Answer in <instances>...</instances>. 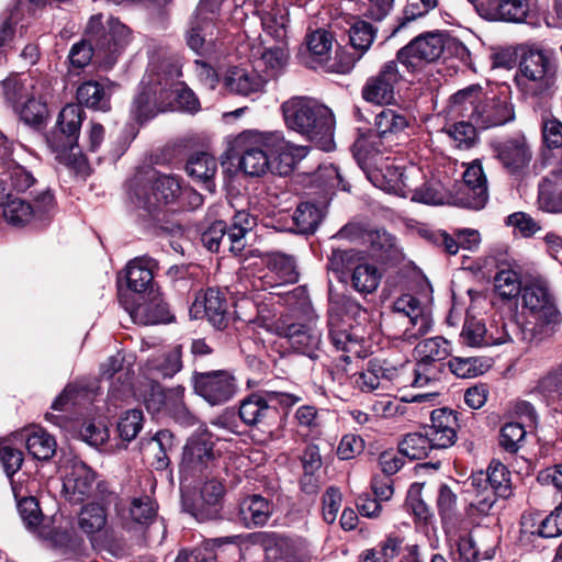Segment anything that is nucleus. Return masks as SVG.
I'll use <instances>...</instances> for the list:
<instances>
[{"instance_id": "nucleus-33", "label": "nucleus", "mask_w": 562, "mask_h": 562, "mask_svg": "<svg viewBox=\"0 0 562 562\" xmlns=\"http://www.w3.org/2000/svg\"><path fill=\"white\" fill-rule=\"evenodd\" d=\"M113 87L114 85L110 81H85L77 88L76 97L78 104L95 111L108 112L111 110Z\"/></svg>"}, {"instance_id": "nucleus-54", "label": "nucleus", "mask_w": 562, "mask_h": 562, "mask_svg": "<svg viewBox=\"0 0 562 562\" xmlns=\"http://www.w3.org/2000/svg\"><path fill=\"white\" fill-rule=\"evenodd\" d=\"M418 180H414L413 189L409 193L412 201L438 205L445 201V190L440 181L436 179L426 180L423 184L417 186Z\"/></svg>"}, {"instance_id": "nucleus-37", "label": "nucleus", "mask_w": 562, "mask_h": 562, "mask_svg": "<svg viewBox=\"0 0 562 562\" xmlns=\"http://www.w3.org/2000/svg\"><path fill=\"white\" fill-rule=\"evenodd\" d=\"M483 94L482 88L477 85L459 90L450 98V113L474 123Z\"/></svg>"}, {"instance_id": "nucleus-18", "label": "nucleus", "mask_w": 562, "mask_h": 562, "mask_svg": "<svg viewBox=\"0 0 562 562\" xmlns=\"http://www.w3.org/2000/svg\"><path fill=\"white\" fill-rule=\"evenodd\" d=\"M402 79L397 61L390 60L375 75L366 80L361 89V97L372 104H391L395 100L396 87Z\"/></svg>"}, {"instance_id": "nucleus-13", "label": "nucleus", "mask_w": 562, "mask_h": 562, "mask_svg": "<svg viewBox=\"0 0 562 562\" xmlns=\"http://www.w3.org/2000/svg\"><path fill=\"white\" fill-rule=\"evenodd\" d=\"M445 49V38L439 32H427L414 37L396 53V61L408 72H422L438 60Z\"/></svg>"}, {"instance_id": "nucleus-63", "label": "nucleus", "mask_w": 562, "mask_h": 562, "mask_svg": "<svg viewBox=\"0 0 562 562\" xmlns=\"http://www.w3.org/2000/svg\"><path fill=\"white\" fill-rule=\"evenodd\" d=\"M525 427L520 423H507L501 429L499 445L507 452L516 453L526 437Z\"/></svg>"}, {"instance_id": "nucleus-56", "label": "nucleus", "mask_w": 562, "mask_h": 562, "mask_svg": "<svg viewBox=\"0 0 562 562\" xmlns=\"http://www.w3.org/2000/svg\"><path fill=\"white\" fill-rule=\"evenodd\" d=\"M495 292L503 299H514L522 293L520 278L512 269H504L494 277Z\"/></svg>"}, {"instance_id": "nucleus-44", "label": "nucleus", "mask_w": 562, "mask_h": 562, "mask_svg": "<svg viewBox=\"0 0 562 562\" xmlns=\"http://www.w3.org/2000/svg\"><path fill=\"white\" fill-rule=\"evenodd\" d=\"M492 19L512 23H522L528 13L526 0H498L491 4Z\"/></svg>"}, {"instance_id": "nucleus-59", "label": "nucleus", "mask_w": 562, "mask_h": 562, "mask_svg": "<svg viewBox=\"0 0 562 562\" xmlns=\"http://www.w3.org/2000/svg\"><path fill=\"white\" fill-rule=\"evenodd\" d=\"M517 324L507 323L502 316L493 318L486 326V347L504 345L512 341L510 329H516Z\"/></svg>"}, {"instance_id": "nucleus-24", "label": "nucleus", "mask_w": 562, "mask_h": 562, "mask_svg": "<svg viewBox=\"0 0 562 562\" xmlns=\"http://www.w3.org/2000/svg\"><path fill=\"white\" fill-rule=\"evenodd\" d=\"M77 526L94 549L110 551L105 540L109 533L108 514L103 504L92 502L82 506L77 516Z\"/></svg>"}, {"instance_id": "nucleus-58", "label": "nucleus", "mask_w": 562, "mask_h": 562, "mask_svg": "<svg viewBox=\"0 0 562 562\" xmlns=\"http://www.w3.org/2000/svg\"><path fill=\"white\" fill-rule=\"evenodd\" d=\"M15 111L19 113L20 119L29 125L41 124L47 115L46 103L37 99L35 93L21 103Z\"/></svg>"}, {"instance_id": "nucleus-46", "label": "nucleus", "mask_w": 562, "mask_h": 562, "mask_svg": "<svg viewBox=\"0 0 562 562\" xmlns=\"http://www.w3.org/2000/svg\"><path fill=\"white\" fill-rule=\"evenodd\" d=\"M376 36V30L367 21L357 20L349 29V41L352 48L356 50L352 53L357 57V61L369 50L374 38Z\"/></svg>"}, {"instance_id": "nucleus-51", "label": "nucleus", "mask_w": 562, "mask_h": 562, "mask_svg": "<svg viewBox=\"0 0 562 562\" xmlns=\"http://www.w3.org/2000/svg\"><path fill=\"white\" fill-rule=\"evenodd\" d=\"M16 151H23L22 149H16ZM14 155L10 157H3L8 160V166L5 172H3V176L7 177L8 183L11 187V190H14L16 192H24L27 189H30L35 183V178L33 177L32 172L26 170L23 166L18 164L14 159Z\"/></svg>"}, {"instance_id": "nucleus-62", "label": "nucleus", "mask_w": 562, "mask_h": 562, "mask_svg": "<svg viewBox=\"0 0 562 562\" xmlns=\"http://www.w3.org/2000/svg\"><path fill=\"white\" fill-rule=\"evenodd\" d=\"M486 325L481 321L471 317L464 321L460 334L461 342L469 347H486Z\"/></svg>"}, {"instance_id": "nucleus-64", "label": "nucleus", "mask_w": 562, "mask_h": 562, "mask_svg": "<svg viewBox=\"0 0 562 562\" xmlns=\"http://www.w3.org/2000/svg\"><path fill=\"white\" fill-rule=\"evenodd\" d=\"M97 56L95 45L91 37H86L78 43H75L68 54V59L71 67L82 69L89 65L92 56Z\"/></svg>"}, {"instance_id": "nucleus-34", "label": "nucleus", "mask_w": 562, "mask_h": 562, "mask_svg": "<svg viewBox=\"0 0 562 562\" xmlns=\"http://www.w3.org/2000/svg\"><path fill=\"white\" fill-rule=\"evenodd\" d=\"M157 268V261L150 257H138L126 266L127 286L135 293H153L154 291V271Z\"/></svg>"}, {"instance_id": "nucleus-52", "label": "nucleus", "mask_w": 562, "mask_h": 562, "mask_svg": "<svg viewBox=\"0 0 562 562\" xmlns=\"http://www.w3.org/2000/svg\"><path fill=\"white\" fill-rule=\"evenodd\" d=\"M448 367L456 376L471 379L483 374L490 366L480 357H452Z\"/></svg>"}, {"instance_id": "nucleus-11", "label": "nucleus", "mask_w": 562, "mask_h": 562, "mask_svg": "<svg viewBox=\"0 0 562 562\" xmlns=\"http://www.w3.org/2000/svg\"><path fill=\"white\" fill-rule=\"evenodd\" d=\"M256 323L267 330L283 337L291 347L302 355L316 358L322 342L321 330L312 321L299 323L289 314L281 315L277 321L259 317Z\"/></svg>"}, {"instance_id": "nucleus-6", "label": "nucleus", "mask_w": 562, "mask_h": 562, "mask_svg": "<svg viewBox=\"0 0 562 562\" xmlns=\"http://www.w3.org/2000/svg\"><path fill=\"white\" fill-rule=\"evenodd\" d=\"M328 269L340 282H349L360 294L376 291L382 279L381 271L367 259L364 251L356 249H333Z\"/></svg>"}, {"instance_id": "nucleus-25", "label": "nucleus", "mask_w": 562, "mask_h": 562, "mask_svg": "<svg viewBox=\"0 0 562 562\" xmlns=\"http://www.w3.org/2000/svg\"><path fill=\"white\" fill-rule=\"evenodd\" d=\"M380 179H368L378 188L406 198L409 195L414 180L422 178V171L415 167L400 168L394 164L393 159H387L383 165Z\"/></svg>"}, {"instance_id": "nucleus-61", "label": "nucleus", "mask_w": 562, "mask_h": 562, "mask_svg": "<svg viewBox=\"0 0 562 562\" xmlns=\"http://www.w3.org/2000/svg\"><path fill=\"white\" fill-rule=\"evenodd\" d=\"M269 267L280 277L282 282L294 283L299 279L295 260L292 256L281 252L273 254Z\"/></svg>"}, {"instance_id": "nucleus-2", "label": "nucleus", "mask_w": 562, "mask_h": 562, "mask_svg": "<svg viewBox=\"0 0 562 562\" xmlns=\"http://www.w3.org/2000/svg\"><path fill=\"white\" fill-rule=\"evenodd\" d=\"M522 308L535 318L532 327L522 329L524 339L539 344L551 337L562 323V314L548 282L533 279L525 284L521 293Z\"/></svg>"}, {"instance_id": "nucleus-43", "label": "nucleus", "mask_w": 562, "mask_h": 562, "mask_svg": "<svg viewBox=\"0 0 562 562\" xmlns=\"http://www.w3.org/2000/svg\"><path fill=\"white\" fill-rule=\"evenodd\" d=\"M252 542L260 546L269 560L278 561L291 554L292 544L288 537L273 532H257Z\"/></svg>"}, {"instance_id": "nucleus-14", "label": "nucleus", "mask_w": 562, "mask_h": 562, "mask_svg": "<svg viewBox=\"0 0 562 562\" xmlns=\"http://www.w3.org/2000/svg\"><path fill=\"white\" fill-rule=\"evenodd\" d=\"M333 44V35L325 30H317L308 36L307 47L311 53L313 67L321 68L326 72H350L357 64V57L340 47L331 56Z\"/></svg>"}, {"instance_id": "nucleus-45", "label": "nucleus", "mask_w": 562, "mask_h": 562, "mask_svg": "<svg viewBox=\"0 0 562 562\" xmlns=\"http://www.w3.org/2000/svg\"><path fill=\"white\" fill-rule=\"evenodd\" d=\"M255 218L246 211L235 213L233 223L228 226V239L231 240L233 255L239 256L246 247V235L251 231Z\"/></svg>"}, {"instance_id": "nucleus-36", "label": "nucleus", "mask_w": 562, "mask_h": 562, "mask_svg": "<svg viewBox=\"0 0 562 562\" xmlns=\"http://www.w3.org/2000/svg\"><path fill=\"white\" fill-rule=\"evenodd\" d=\"M409 126V117L401 110L384 108L374 116L373 132L380 138L392 142Z\"/></svg>"}, {"instance_id": "nucleus-41", "label": "nucleus", "mask_w": 562, "mask_h": 562, "mask_svg": "<svg viewBox=\"0 0 562 562\" xmlns=\"http://www.w3.org/2000/svg\"><path fill=\"white\" fill-rule=\"evenodd\" d=\"M434 442L424 428V431L407 434L398 443V452L411 460H420L427 458L430 451L438 449Z\"/></svg>"}, {"instance_id": "nucleus-9", "label": "nucleus", "mask_w": 562, "mask_h": 562, "mask_svg": "<svg viewBox=\"0 0 562 562\" xmlns=\"http://www.w3.org/2000/svg\"><path fill=\"white\" fill-rule=\"evenodd\" d=\"M234 155L239 157L240 170L250 177L271 172L269 133L244 131L231 144Z\"/></svg>"}, {"instance_id": "nucleus-30", "label": "nucleus", "mask_w": 562, "mask_h": 562, "mask_svg": "<svg viewBox=\"0 0 562 562\" xmlns=\"http://www.w3.org/2000/svg\"><path fill=\"white\" fill-rule=\"evenodd\" d=\"M329 338L333 346L345 355L342 359L349 362L352 357L363 358L367 356L364 340L351 333L346 324L341 323L338 314H331L328 318Z\"/></svg>"}, {"instance_id": "nucleus-22", "label": "nucleus", "mask_w": 562, "mask_h": 562, "mask_svg": "<svg viewBox=\"0 0 562 562\" xmlns=\"http://www.w3.org/2000/svg\"><path fill=\"white\" fill-rule=\"evenodd\" d=\"M454 201L459 206L471 210H482L486 205L488 201L487 180L479 161H473L465 168Z\"/></svg>"}, {"instance_id": "nucleus-53", "label": "nucleus", "mask_w": 562, "mask_h": 562, "mask_svg": "<svg viewBox=\"0 0 562 562\" xmlns=\"http://www.w3.org/2000/svg\"><path fill=\"white\" fill-rule=\"evenodd\" d=\"M203 245L213 252L228 251L233 254L231 240L228 239V226L223 221L212 223L202 234Z\"/></svg>"}, {"instance_id": "nucleus-60", "label": "nucleus", "mask_w": 562, "mask_h": 562, "mask_svg": "<svg viewBox=\"0 0 562 562\" xmlns=\"http://www.w3.org/2000/svg\"><path fill=\"white\" fill-rule=\"evenodd\" d=\"M288 54L284 48L273 46L267 48L261 54L260 63L265 66V77L267 80L274 78L280 74L286 64Z\"/></svg>"}, {"instance_id": "nucleus-28", "label": "nucleus", "mask_w": 562, "mask_h": 562, "mask_svg": "<svg viewBox=\"0 0 562 562\" xmlns=\"http://www.w3.org/2000/svg\"><path fill=\"white\" fill-rule=\"evenodd\" d=\"M227 308L228 304L223 293L210 288L195 297L190 314L193 318L206 317L213 327L224 329L228 324Z\"/></svg>"}, {"instance_id": "nucleus-20", "label": "nucleus", "mask_w": 562, "mask_h": 562, "mask_svg": "<svg viewBox=\"0 0 562 562\" xmlns=\"http://www.w3.org/2000/svg\"><path fill=\"white\" fill-rule=\"evenodd\" d=\"M492 148L495 158L510 175L524 173L532 159L531 147L522 134L494 142Z\"/></svg>"}, {"instance_id": "nucleus-39", "label": "nucleus", "mask_w": 562, "mask_h": 562, "mask_svg": "<svg viewBox=\"0 0 562 562\" xmlns=\"http://www.w3.org/2000/svg\"><path fill=\"white\" fill-rule=\"evenodd\" d=\"M186 171L189 177L201 182L207 191L214 192L217 161L213 155L205 151L191 155L187 161Z\"/></svg>"}, {"instance_id": "nucleus-48", "label": "nucleus", "mask_w": 562, "mask_h": 562, "mask_svg": "<svg viewBox=\"0 0 562 562\" xmlns=\"http://www.w3.org/2000/svg\"><path fill=\"white\" fill-rule=\"evenodd\" d=\"M56 440L46 430L37 428L26 437V449L37 460H49L56 452Z\"/></svg>"}, {"instance_id": "nucleus-5", "label": "nucleus", "mask_w": 562, "mask_h": 562, "mask_svg": "<svg viewBox=\"0 0 562 562\" xmlns=\"http://www.w3.org/2000/svg\"><path fill=\"white\" fill-rule=\"evenodd\" d=\"M85 115L79 104L65 105L59 112L56 126L47 135V144L56 154V159L66 166L79 168L85 164L78 143Z\"/></svg>"}, {"instance_id": "nucleus-12", "label": "nucleus", "mask_w": 562, "mask_h": 562, "mask_svg": "<svg viewBox=\"0 0 562 562\" xmlns=\"http://www.w3.org/2000/svg\"><path fill=\"white\" fill-rule=\"evenodd\" d=\"M393 322L403 327L394 334V338L409 345L427 335L434 325L430 312L422 305L419 300L411 294L396 299L392 306Z\"/></svg>"}, {"instance_id": "nucleus-57", "label": "nucleus", "mask_w": 562, "mask_h": 562, "mask_svg": "<svg viewBox=\"0 0 562 562\" xmlns=\"http://www.w3.org/2000/svg\"><path fill=\"white\" fill-rule=\"evenodd\" d=\"M371 244L374 250L380 251L381 258L385 261L397 262L403 258L395 237L385 231H376L371 236Z\"/></svg>"}, {"instance_id": "nucleus-27", "label": "nucleus", "mask_w": 562, "mask_h": 562, "mask_svg": "<svg viewBox=\"0 0 562 562\" xmlns=\"http://www.w3.org/2000/svg\"><path fill=\"white\" fill-rule=\"evenodd\" d=\"M271 173L279 176L290 175L295 165L306 157L308 148L306 146L293 145L285 140L281 133H269Z\"/></svg>"}, {"instance_id": "nucleus-7", "label": "nucleus", "mask_w": 562, "mask_h": 562, "mask_svg": "<svg viewBox=\"0 0 562 562\" xmlns=\"http://www.w3.org/2000/svg\"><path fill=\"white\" fill-rule=\"evenodd\" d=\"M183 196L179 178L171 175H155L146 182L136 180L131 201L145 215L156 217L165 206L176 204Z\"/></svg>"}, {"instance_id": "nucleus-8", "label": "nucleus", "mask_w": 562, "mask_h": 562, "mask_svg": "<svg viewBox=\"0 0 562 562\" xmlns=\"http://www.w3.org/2000/svg\"><path fill=\"white\" fill-rule=\"evenodd\" d=\"M86 36L95 45L97 56L106 66H113L131 42V31L119 19L110 18L102 24V15H92L86 27Z\"/></svg>"}, {"instance_id": "nucleus-1", "label": "nucleus", "mask_w": 562, "mask_h": 562, "mask_svg": "<svg viewBox=\"0 0 562 562\" xmlns=\"http://www.w3.org/2000/svg\"><path fill=\"white\" fill-rule=\"evenodd\" d=\"M180 76V66L173 59H164L159 64L151 63L140 81L137 94L133 98L130 109L132 117L143 123L161 111L171 100L175 79Z\"/></svg>"}, {"instance_id": "nucleus-55", "label": "nucleus", "mask_w": 562, "mask_h": 562, "mask_svg": "<svg viewBox=\"0 0 562 562\" xmlns=\"http://www.w3.org/2000/svg\"><path fill=\"white\" fill-rule=\"evenodd\" d=\"M210 13H203L199 15V8H196V14L191 21L190 29L187 33L188 46L198 54H202V49L205 44L206 31L212 27V22L216 15L209 16Z\"/></svg>"}, {"instance_id": "nucleus-38", "label": "nucleus", "mask_w": 562, "mask_h": 562, "mask_svg": "<svg viewBox=\"0 0 562 562\" xmlns=\"http://www.w3.org/2000/svg\"><path fill=\"white\" fill-rule=\"evenodd\" d=\"M272 513V504L258 494L245 497L239 504V518L248 528L266 525Z\"/></svg>"}, {"instance_id": "nucleus-16", "label": "nucleus", "mask_w": 562, "mask_h": 562, "mask_svg": "<svg viewBox=\"0 0 562 562\" xmlns=\"http://www.w3.org/2000/svg\"><path fill=\"white\" fill-rule=\"evenodd\" d=\"M519 70L525 89L532 95L546 93L553 85L555 67L543 50L526 52L519 63Z\"/></svg>"}, {"instance_id": "nucleus-23", "label": "nucleus", "mask_w": 562, "mask_h": 562, "mask_svg": "<svg viewBox=\"0 0 562 562\" xmlns=\"http://www.w3.org/2000/svg\"><path fill=\"white\" fill-rule=\"evenodd\" d=\"M54 207V196L49 190H43L34 198V204L20 199L12 198L3 206V215L5 220L16 226H23L31 222L32 218H44Z\"/></svg>"}, {"instance_id": "nucleus-47", "label": "nucleus", "mask_w": 562, "mask_h": 562, "mask_svg": "<svg viewBox=\"0 0 562 562\" xmlns=\"http://www.w3.org/2000/svg\"><path fill=\"white\" fill-rule=\"evenodd\" d=\"M3 95L14 110L34 94V83L31 78L9 77L2 81Z\"/></svg>"}, {"instance_id": "nucleus-40", "label": "nucleus", "mask_w": 562, "mask_h": 562, "mask_svg": "<svg viewBox=\"0 0 562 562\" xmlns=\"http://www.w3.org/2000/svg\"><path fill=\"white\" fill-rule=\"evenodd\" d=\"M531 394L539 396L547 405L562 406V364L546 372L537 381Z\"/></svg>"}, {"instance_id": "nucleus-17", "label": "nucleus", "mask_w": 562, "mask_h": 562, "mask_svg": "<svg viewBox=\"0 0 562 562\" xmlns=\"http://www.w3.org/2000/svg\"><path fill=\"white\" fill-rule=\"evenodd\" d=\"M63 488L72 503H81L89 497L104 501L108 493L106 484L97 482L95 472L78 460L74 461L66 472Z\"/></svg>"}, {"instance_id": "nucleus-29", "label": "nucleus", "mask_w": 562, "mask_h": 562, "mask_svg": "<svg viewBox=\"0 0 562 562\" xmlns=\"http://www.w3.org/2000/svg\"><path fill=\"white\" fill-rule=\"evenodd\" d=\"M515 112L508 97L499 95L487 98L483 94L479 111L473 124L480 130H487L514 121Z\"/></svg>"}, {"instance_id": "nucleus-49", "label": "nucleus", "mask_w": 562, "mask_h": 562, "mask_svg": "<svg viewBox=\"0 0 562 562\" xmlns=\"http://www.w3.org/2000/svg\"><path fill=\"white\" fill-rule=\"evenodd\" d=\"M323 218L322 210L313 203L303 202L293 214L295 229L300 234H313Z\"/></svg>"}, {"instance_id": "nucleus-4", "label": "nucleus", "mask_w": 562, "mask_h": 562, "mask_svg": "<svg viewBox=\"0 0 562 562\" xmlns=\"http://www.w3.org/2000/svg\"><path fill=\"white\" fill-rule=\"evenodd\" d=\"M470 496L468 514L486 516L498 498L512 495L510 472L501 461L493 460L485 471L473 473L469 479Z\"/></svg>"}, {"instance_id": "nucleus-21", "label": "nucleus", "mask_w": 562, "mask_h": 562, "mask_svg": "<svg viewBox=\"0 0 562 562\" xmlns=\"http://www.w3.org/2000/svg\"><path fill=\"white\" fill-rule=\"evenodd\" d=\"M373 132L360 135L353 144V156L367 177L380 179L384 162L391 157L385 156L389 145Z\"/></svg>"}, {"instance_id": "nucleus-35", "label": "nucleus", "mask_w": 562, "mask_h": 562, "mask_svg": "<svg viewBox=\"0 0 562 562\" xmlns=\"http://www.w3.org/2000/svg\"><path fill=\"white\" fill-rule=\"evenodd\" d=\"M226 88L236 94L250 95L260 92L267 79L255 69L233 67L225 75Z\"/></svg>"}, {"instance_id": "nucleus-50", "label": "nucleus", "mask_w": 562, "mask_h": 562, "mask_svg": "<svg viewBox=\"0 0 562 562\" xmlns=\"http://www.w3.org/2000/svg\"><path fill=\"white\" fill-rule=\"evenodd\" d=\"M311 183L325 193L334 189L348 190L338 168L333 164L321 165L312 175Z\"/></svg>"}, {"instance_id": "nucleus-42", "label": "nucleus", "mask_w": 562, "mask_h": 562, "mask_svg": "<svg viewBox=\"0 0 562 562\" xmlns=\"http://www.w3.org/2000/svg\"><path fill=\"white\" fill-rule=\"evenodd\" d=\"M450 342L443 337L436 336L419 341L415 347L417 361L435 367L450 355Z\"/></svg>"}, {"instance_id": "nucleus-15", "label": "nucleus", "mask_w": 562, "mask_h": 562, "mask_svg": "<svg viewBox=\"0 0 562 562\" xmlns=\"http://www.w3.org/2000/svg\"><path fill=\"white\" fill-rule=\"evenodd\" d=\"M217 457L213 435L206 428H199L187 439L180 470L188 475L202 474L214 467Z\"/></svg>"}, {"instance_id": "nucleus-3", "label": "nucleus", "mask_w": 562, "mask_h": 562, "mask_svg": "<svg viewBox=\"0 0 562 562\" xmlns=\"http://www.w3.org/2000/svg\"><path fill=\"white\" fill-rule=\"evenodd\" d=\"M281 108L284 121L291 130L329 149L328 145L333 143L334 116L327 106L311 98L295 97L283 102Z\"/></svg>"}, {"instance_id": "nucleus-10", "label": "nucleus", "mask_w": 562, "mask_h": 562, "mask_svg": "<svg viewBox=\"0 0 562 562\" xmlns=\"http://www.w3.org/2000/svg\"><path fill=\"white\" fill-rule=\"evenodd\" d=\"M300 401L301 397L284 392H255L240 401L238 414L247 426H270L279 414L277 405L291 407Z\"/></svg>"}, {"instance_id": "nucleus-26", "label": "nucleus", "mask_w": 562, "mask_h": 562, "mask_svg": "<svg viewBox=\"0 0 562 562\" xmlns=\"http://www.w3.org/2000/svg\"><path fill=\"white\" fill-rule=\"evenodd\" d=\"M195 391L211 405H220L234 396L236 383L227 371L205 372L196 378Z\"/></svg>"}, {"instance_id": "nucleus-31", "label": "nucleus", "mask_w": 562, "mask_h": 562, "mask_svg": "<svg viewBox=\"0 0 562 562\" xmlns=\"http://www.w3.org/2000/svg\"><path fill=\"white\" fill-rule=\"evenodd\" d=\"M431 425L426 426L434 446L438 449H447L454 445L457 440V429L459 427L457 414L452 409L437 408L431 412Z\"/></svg>"}, {"instance_id": "nucleus-19", "label": "nucleus", "mask_w": 562, "mask_h": 562, "mask_svg": "<svg viewBox=\"0 0 562 562\" xmlns=\"http://www.w3.org/2000/svg\"><path fill=\"white\" fill-rule=\"evenodd\" d=\"M225 488L221 481L212 479L202 485L200 494L190 499L182 497V505L186 512L191 514L199 521H206L220 517L223 508Z\"/></svg>"}, {"instance_id": "nucleus-32", "label": "nucleus", "mask_w": 562, "mask_h": 562, "mask_svg": "<svg viewBox=\"0 0 562 562\" xmlns=\"http://www.w3.org/2000/svg\"><path fill=\"white\" fill-rule=\"evenodd\" d=\"M148 300L142 297L143 302H138L131 307H125L134 323L140 325H154L158 323L169 322L171 316L168 304L164 302L157 291L148 292Z\"/></svg>"}]
</instances>
